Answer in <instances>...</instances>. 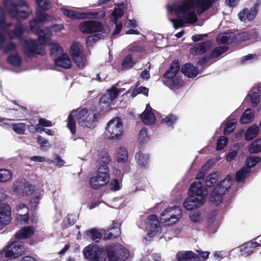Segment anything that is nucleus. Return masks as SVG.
<instances>
[{"label":"nucleus","instance_id":"6","mask_svg":"<svg viewBox=\"0 0 261 261\" xmlns=\"http://www.w3.org/2000/svg\"><path fill=\"white\" fill-rule=\"evenodd\" d=\"M228 177V176L222 181L219 182L214 188L211 194L210 201L216 205H218L222 202L223 196L225 194L231 187V183Z\"/></svg>","mask_w":261,"mask_h":261},{"label":"nucleus","instance_id":"27","mask_svg":"<svg viewBox=\"0 0 261 261\" xmlns=\"http://www.w3.org/2000/svg\"><path fill=\"white\" fill-rule=\"evenodd\" d=\"M35 233V229L32 226L22 227L15 234L16 239H27L30 238Z\"/></svg>","mask_w":261,"mask_h":261},{"label":"nucleus","instance_id":"4","mask_svg":"<svg viewBox=\"0 0 261 261\" xmlns=\"http://www.w3.org/2000/svg\"><path fill=\"white\" fill-rule=\"evenodd\" d=\"M182 210L177 205L166 208L160 215L162 223L167 225H173L179 221L182 216Z\"/></svg>","mask_w":261,"mask_h":261},{"label":"nucleus","instance_id":"39","mask_svg":"<svg viewBox=\"0 0 261 261\" xmlns=\"http://www.w3.org/2000/svg\"><path fill=\"white\" fill-rule=\"evenodd\" d=\"M83 53V49L80 43L75 41L72 43L70 49V54L71 58L75 57L77 55H81Z\"/></svg>","mask_w":261,"mask_h":261},{"label":"nucleus","instance_id":"40","mask_svg":"<svg viewBox=\"0 0 261 261\" xmlns=\"http://www.w3.org/2000/svg\"><path fill=\"white\" fill-rule=\"evenodd\" d=\"M254 115L251 113L250 109H247L243 113L241 118L240 122L242 124H247L253 121Z\"/></svg>","mask_w":261,"mask_h":261},{"label":"nucleus","instance_id":"45","mask_svg":"<svg viewBox=\"0 0 261 261\" xmlns=\"http://www.w3.org/2000/svg\"><path fill=\"white\" fill-rule=\"evenodd\" d=\"M103 37V36L102 34L97 33L93 35L89 36L86 39V44L89 46H92Z\"/></svg>","mask_w":261,"mask_h":261},{"label":"nucleus","instance_id":"49","mask_svg":"<svg viewBox=\"0 0 261 261\" xmlns=\"http://www.w3.org/2000/svg\"><path fill=\"white\" fill-rule=\"evenodd\" d=\"M72 59L79 68H83L85 66L86 59L83 53L74 57Z\"/></svg>","mask_w":261,"mask_h":261},{"label":"nucleus","instance_id":"19","mask_svg":"<svg viewBox=\"0 0 261 261\" xmlns=\"http://www.w3.org/2000/svg\"><path fill=\"white\" fill-rule=\"evenodd\" d=\"M120 225L119 223L113 221L112 225L109 226L107 231H106L103 240H114L118 237L121 234Z\"/></svg>","mask_w":261,"mask_h":261},{"label":"nucleus","instance_id":"32","mask_svg":"<svg viewBox=\"0 0 261 261\" xmlns=\"http://www.w3.org/2000/svg\"><path fill=\"white\" fill-rule=\"evenodd\" d=\"M15 258H17V257L13 248H11V244L4 248L0 252V260L1 261H7Z\"/></svg>","mask_w":261,"mask_h":261},{"label":"nucleus","instance_id":"44","mask_svg":"<svg viewBox=\"0 0 261 261\" xmlns=\"http://www.w3.org/2000/svg\"><path fill=\"white\" fill-rule=\"evenodd\" d=\"M217 41L219 44L222 45H229L234 42V36L230 38V36L225 35H219L217 38Z\"/></svg>","mask_w":261,"mask_h":261},{"label":"nucleus","instance_id":"26","mask_svg":"<svg viewBox=\"0 0 261 261\" xmlns=\"http://www.w3.org/2000/svg\"><path fill=\"white\" fill-rule=\"evenodd\" d=\"M180 72L185 76L191 78L196 77L199 73L198 68L189 63H186L181 66Z\"/></svg>","mask_w":261,"mask_h":261},{"label":"nucleus","instance_id":"59","mask_svg":"<svg viewBox=\"0 0 261 261\" xmlns=\"http://www.w3.org/2000/svg\"><path fill=\"white\" fill-rule=\"evenodd\" d=\"M261 160L260 158L257 156H250L246 160V166L248 168L254 167Z\"/></svg>","mask_w":261,"mask_h":261},{"label":"nucleus","instance_id":"62","mask_svg":"<svg viewBox=\"0 0 261 261\" xmlns=\"http://www.w3.org/2000/svg\"><path fill=\"white\" fill-rule=\"evenodd\" d=\"M177 117L173 114H170L168 116L162 120V123H166L168 126H172L173 124L176 121Z\"/></svg>","mask_w":261,"mask_h":261},{"label":"nucleus","instance_id":"25","mask_svg":"<svg viewBox=\"0 0 261 261\" xmlns=\"http://www.w3.org/2000/svg\"><path fill=\"white\" fill-rule=\"evenodd\" d=\"M180 69L179 62L178 59H174L171 63L169 69L164 74V77L170 79L175 76Z\"/></svg>","mask_w":261,"mask_h":261},{"label":"nucleus","instance_id":"54","mask_svg":"<svg viewBox=\"0 0 261 261\" xmlns=\"http://www.w3.org/2000/svg\"><path fill=\"white\" fill-rule=\"evenodd\" d=\"M249 170L247 168H243L239 170L236 173V179L237 181L240 182L244 179L247 175L249 173Z\"/></svg>","mask_w":261,"mask_h":261},{"label":"nucleus","instance_id":"1","mask_svg":"<svg viewBox=\"0 0 261 261\" xmlns=\"http://www.w3.org/2000/svg\"><path fill=\"white\" fill-rule=\"evenodd\" d=\"M207 191L203 187L201 181H194L189 189L190 196L184 202L187 210L192 211L201 207L206 201Z\"/></svg>","mask_w":261,"mask_h":261},{"label":"nucleus","instance_id":"55","mask_svg":"<svg viewBox=\"0 0 261 261\" xmlns=\"http://www.w3.org/2000/svg\"><path fill=\"white\" fill-rule=\"evenodd\" d=\"M36 3L43 11H47L51 7V4L49 0H36Z\"/></svg>","mask_w":261,"mask_h":261},{"label":"nucleus","instance_id":"21","mask_svg":"<svg viewBox=\"0 0 261 261\" xmlns=\"http://www.w3.org/2000/svg\"><path fill=\"white\" fill-rule=\"evenodd\" d=\"M177 261H200V256L192 251L178 252L176 255Z\"/></svg>","mask_w":261,"mask_h":261},{"label":"nucleus","instance_id":"28","mask_svg":"<svg viewBox=\"0 0 261 261\" xmlns=\"http://www.w3.org/2000/svg\"><path fill=\"white\" fill-rule=\"evenodd\" d=\"M135 160L137 164L142 168L145 169L149 166L150 163V155L149 154L144 153L140 151L136 152Z\"/></svg>","mask_w":261,"mask_h":261},{"label":"nucleus","instance_id":"24","mask_svg":"<svg viewBox=\"0 0 261 261\" xmlns=\"http://www.w3.org/2000/svg\"><path fill=\"white\" fill-rule=\"evenodd\" d=\"M140 117L146 125H151L155 122V117L149 104L147 105L145 110L140 115Z\"/></svg>","mask_w":261,"mask_h":261},{"label":"nucleus","instance_id":"3","mask_svg":"<svg viewBox=\"0 0 261 261\" xmlns=\"http://www.w3.org/2000/svg\"><path fill=\"white\" fill-rule=\"evenodd\" d=\"M75 116L80 125L84 128L92 129L96 126L100 115L98 113H94L84 108L75 114Z\"/></svg>","mask_w":261,"mask_h":261},{"label":"nucleus","instance_id":"31","mask_svg":"<svg viewBox=\"0 0 261 261\" xmlns=\"http://www.w3.org/2000/svg\"><path fill=\"white\" fill-rule=\"evenodd\" d=\"M118 6L121 7L122 8H115L112 12V17L114 23H116L119 18L122 17L124 15V10L127 9L128 4L127 2H122L116 5Z\"/></svg>","mask_w":261,"mask_h":261},{"label":"nucleus","instance_id":"38","mask_svg":"<svg viewBox=\"0 0 261 261\" xmlns=\"http://www.w3.org/2000/svg\"><path fill=\"white\" fill-rule=\"evenodd\" d=\"M7 61L9 64L14 67H19L22 64V60L17 51L14 55H10L7 59Z\"/></svg>","mask_w":261,"mask_h":261},{"label":"nucleus","instance_id":"13","mask_svg":"<svg viewBox=\"0 0 261 261\" xmlns=\"http://www.w3.org/2000/svg\"><path fill=\"white\" fill-rule=\"evenodd\" d=\"M79 28L84 34H92L102 32L104 29V25L99 21L89 20L81 22Z\"/></svg>","mask_w":261,"mask_h":261},{"label":"nucleus","instance_id":"46","mask_svg":"<svg viewBox=\"0 0 261 261\" xmlns=\"http://www.w3.org/2000/svg\"><path fill=\"white\" fill-rule=\"evenodd\" d=\"M12 174L10 170L6 169H0V182H4L11 179Z\"/></svg>","mask_w":261,"mask_h":261},{"label":"nucleus","instance_id":"50","mask_svg":"<svg viewBox=\"0 0 261 261\" xmlns=\"http://www.w3.org/2000/svg\"><path fill=\"white\" fill-rule=\"evenodd\" d=\"M43 10H37L36 11V19L40 22H44L51 19L52 16L45 13Z\"/></svg>","mask_w":261,"mask_h":261},{"label":"nucleus","instance_id":"7","mask_svg":"<svg viewBox=\"0 0 261 261\" xmlns=\"http://www.w3.org/2000/svg\"><path fill=\"white\" fill-rule=\"evenodd\" d=\"M61 10L65 16L72 19H101L106 16L105 12L102 10L99 11L98 12H80L66 8H62Z\"/></svg>","mask_w":261,"mask_h":261},{"label":"nucleus","instance_id":"53","mask_svg":"<svg viewBox=\"0 0 261 261\" xmlns=\"http://www.w3.org/2000/svg\"><path fill=\"white\" fill-rule=\"evenodd\" d=\"M169 81V86L172 89H179L182 87L183 83L182 80L178 77H172Z\"/></svg>","mask_w":261,"mask_h":261},{"label":"nucleus","instance_id":"9","mask_svg":"<svg viewBox=\"0 0 261 261\" xmlns=\"http://www.w3.org/2000/svg\"><path fill=\"white\" fill-rule=\"evenodd\" d=\"M109 172V167H98L96 175L92 177L90 179L91 187L94 189H98L107 185L110 178Z\"/></svg>","mask_w":261,"mask_h":261},{"label":"nucleus","instance_id":"18","mask_svg":"<svg viewBox=\"0 0 261 261\" xmlns=\"http://www.w3.org/2000/svg\"><path fill=\"white\" fill-rule=\"evenodd\" d=\"M259 35L255 29L248 32H243L234 35V42L241 43L250 40H256L258 38Z\"/></svg>","mask_w":261,"mask_h":261},{"label":"nucleus","instance_id":"64","mask_svg":"<svg viewBox=\"0 0 261 261\" xmlns=\"http://www.w3.org/2000/svg\"><path fill=\"white\" fill-rule=\"evenodd\" d=\"M63 50L62 47L57 43L54 44L50 48V55L57 56L63 52Z\"/></svg>","mask_w":261,"mask_h":261},{"label":"nucleus","instance_id":"60","mask_svg":"<svg viewBox=\"0 0 261 261\" xmlns=\"http://www.w3.org/2000/svg\"><path fill=\"white\" fill-rule=\"evenodd\" d=\"M176 18H170V21L172 22L174 28L178 29L185 27V22L181 16L177 17Z\"/></svg>","mask_w":261,"mask_h":261},{"label":"nucleus","instance_id":"15","mask_svg":"<svg viewBox=\"0 0 261 261\" xmlns=\"http://www.w3.org/2000/svg\"><path fill=\"white\" fill-rule=\"evenodd\" d=\"M3 4L5 10L14 17L17 16L19 8L28 7L27 2L24 0H19L17 3L12 0H4Z\"/></svg>","mask_w":261,"mask_h":261},{"label":"nucleus","instance_id":"29","mask_svg":"<svg viewBox=\"0 0 261 261\" xmlns=\"http://www.w3.org/2000/svg\"><path fill=\"white\" fill-rule=\"evenodd\" d=\"M56 65L64 69H69L71 67V61L67 54H63L55 60Z\"/></svg>","mask_w":261,"mask_h":261},{"label":"nucleus","instance_id":"52","mask_svg":"<svg viewBox=\"0 0 261 261\" xmlns=\"http://www.w3.org/2000/svg\"><path fill=\"white\" fill-rule=\"evenodd\" d=\"M228 49L227 46H218L214 48L210 54L211 58H217L226 52Z\"/></svg>","mask_w":261,"mask_h":261},{"label":"nucleus","instance_id":"5","mask_svg":"<svg viewBox=\"0 0 261 261\" xmlns=\"http://www.w3.org/2000/svg\"><path fill=\"white\" fill-rule=\"evenodd\" d=\"M83 255L88 261H106V254L102 247L91 243L85 247L83 251Z\"/></svg>","mask_w":261,"mask_h":261},{"label":"nucleus","instance_id":"11","mask_svg":"<svg viewBox=\"0 0 261 261\" xmlns=\"http://www.w3.org/2000/svg\"><path fill=\"white\" fill-rule=\"evenodd\" d=\"M106 131V135L110 139H119L123 132L121 119L116 117L110 120L108 123Z\"/></svg>","mask_w":261,"mask_h":261},{"label":"nucleus","instance_id":"63","mask_svg":"<svg viewBox=\"0 0 261 261\" xmlns=\"http://www.w3.org/2000/svg\"><path fill=\"white\" fill-rule=\"evenodd\" d=\"M108 91V94H107V95L110 98H111V99L112 100H114L119 96V93L120 92V90L116 87H112Z\"/></svg>","mask_w":261,"mask_h":261},{"label":"nucleus","instance_id":"34","mask_svg":"<svg viewBox=\"0 0 261 261\" xmlns=\"http://www.w3.org/2000/svg\"><path fill=\"white\" fill-rule=\"evenodd\" d=\"M76 111H72L68 115L67 119V127L70 130L72 135L76 133V121L75 119V114Z\"/></svg>","mask_w":261,"mask_h":261},{"label":"nucleus","instance_id":"12","mask_svg":"<svg viewBox=\"0 0 261 261\" xmlns=\"http://www.w3.org/2000/svg\"><path fill=\"white\" fill-rule=\"evenodd\" d=\"M40 21L36 18L30 21V25L31 31L38 36V41L41 45H48L50 39V32L48 29H40Z\"/></svg>","mask_w":261,"mask_h":261},{"label":"nucleus","instance_id":"51","mask_svg":"<svg viewBox=\"0 0 261 261\" xmlns=\"http://www.w3.org/2000/svg\"><path fill=\"white\" fill-rule=\"evenodd\" d=\"M128 50L132 53H143L145 51V48L139 42H134L130 45Z\"/></svg>","mask_w":261,"mask_h":261},{"label":"nucleus","instance_id":"14","mask_svg":"<svg viewBox=\"0 0 261 261\" xmlns=\"http://www.w3.org/2000/svg\"><path fill=\"white\" fill-rule=\"evenodd\" d=\"M259 6V3L256 2L250 9L245 8L240 11L238 15L240 20L241 21L253 20L257 15Z\"/></svg>","mask_w":261,"mask_h":261},{"label":"nucleus","instance_id":"41","mask_svg":"<svg viewBox=\"0 0 261 261\" xmlns=\"http://www.w3.org/2000/svg\"><path fill=\"white\" fill-rule=\"evenodd\" d=\"M136 63V62L133 60V55L129 54L123 60L122 67L124 69H130L134 66Z\"/></svg>","mask_w":261,"mask_h":261},{"label":"nucleus","instance_id":"20","mask_svg":"<svg viewBox=\"0 0 261 261\" xmlns=\"http://www.w3.org/2000/svg\"><path fill=\"white\" fill-rule=\"evenodd\" d=\"M212 42L210 40L196 44L190 49V51L193 55H202L205 53L211 47Z\"/></svg>","mask_w":261,"mask_h":261},{"label":"nucleus","instance_id":"36","mask_svg":"<svg viewBox=\"0 0 261 261\" xmlns=\"http://www.w3.org/2000/svg\"><path fill=\"white\" fill-rule=\"evenodd\" d=\"M13 248L14 251L17 257L22 255L26 252V249L22 242H13L11 243V248Z\"/></svg>","mask_w":261,"mask_h":261},{"label":"nucleus","instance_id":"35","mask_svg":"<svg viewBox=\"0 0 261 261\" xmlns=\"http://www.w3.org/2000/svg\"><path fill=\"white\" fill-rule=\"evenodd\" d=\"M85 233L95 243L99 242L102 237L101 233L96 228H93L87 230Z\"/></svg>","mask_w":261,"mask_h":261},{"label":"nucleus","instance_id":"43","mask_svg":"<svg viewBox=\"0 0 261 261\" xmlns=\"http://www.w3.org/2000/svg\"><path fill=\"white\" fill-rule=\"evenodd\" d=\"M149 225V231L147 233V236L148 237H153L156 235L157 233L161 232V227L159 224V222L150 223Z\"/></svg>","mask_w":261,"mask_h":261},{"label":"nucleus","instance_id":"56","mask_svg":"<svg viewBox=\"0 0 261 261\" xmlns=\"http://www.w3.org/2000/svg\"><path fill=\"white\" fill-rule=\"evenodd\" d=\"M228 139L225 136H221L217 140L216 150L220 151L223 149L227 144Z\"/></svg>","mask_w":261,"mask_h":261},{"label":"nucleus","instance_id":"37","mask_svg":"<svg viewBox=\"0 0 261 261\" xmlns=\"http://www.w3.org/2000/svg\"><path fill=\"white\" fill-rule=\"evenodd\" d=\"M259 127L256 125L249 127L246 130L245 139L246 141H251L255 138L259 132Z\"/></svg>","mask_w":261,"mask_h":261},{"label":"nucleus","instance_id":"33","mask_svg":"<svg viewBox=\"0 0 261 261\" xmlns=\"http://www.w3.org/2000/svg\"><path fill=\"white\" fill-rule=\"evenodd\" d=\"M113 100L107 94L103 95L99 101L100 111L108 112L111 110V102Z\"/></svg>","mask_w":261,"mask_h":261},{"label":"nucleus","instance_id":"42","mask_svg":"<svg viewBox=\"0 0 261 261\" xmlns=\"http://www.w3.org/2000/svg\"><path fill=\"white\" fill-rule=\"evenodd\" d=\"M248 151L250 153H256L261 151V139L254 140L250 145Z\"/></svg>","mask_w":261,"mask_h":261},{"label":"nucleus","instance_id":"57","mask_svg":"<svg viewBox=\"0 0 261 261\" xmlns=\"http://www.w3.org/2000/svg\"><path fill=\"white\" fill-rule=\"evenodd\" d=\"M13 130L18 134L23 135L25 134V124L24 123L12 124Z\"/></svg>","mask_w":261,"mask_h":261},{"label":"nucleus","instance_id":"8","mask_svg":"<svg viewBox=\"0 0 261 261\" xmlns=\"http://www.w3.org/2000/svg\"><path fill=\"white\" fill-rule=\"evenodd\" d=\"M107 256L109 261H117L119 259L124 260L128 257V250L122 247L120 244H112L105 248Z\"/></svg>","mask_w":261,"mask_h":261},{"label":"nucleus","instance_id":"61","mask_svg":"<svg viewBox=\"0 0 261 261\" xmlns=\"http://www.w3.org/2000/svg\"><path fill=\"white\" fill-rule=\"evenodd\" d=\"M17 45L13 42H10L6 45H3V48L2 49L3 51L4 54H7L10 52L14 51H16Z\"/></svg>","mask_w":261,"mask_h":261},{"label":"nucleus","instance_id":"23","mask_svg":"<svg viewBox=\"0 0 261 261\" xmlns=\"http://www.w3.org/2000/svg\"><path fill=\"white\" fill-rule=\"evenodd\" d=\"M11 220V207L8 204H4L0 207V222L7 225Z\"/></svg>","mask_w":261,"mask_h":261},{"label":"nucleus","instance_id":"17","mask_svg":"<svg viewBox=\"0 0 261 261\" xmlns=\"http://www.w3.org/2000/svg\"><path fill=\"white\" fill-rule=\"evenodd\" d=\"M216 0H189L195 8H197V13L200 15L212 7Z\"/></svg>","mask_w":261,"mask_h":261},{"label":"nucleus","instance_id":"10","mask_svg":"<svg viewBox=\"0 0 261 261\" xmlns=\"http://www.w3.org/2000/svg\"><path fill=\"white\" fill-rule=\"evenodd\" d=\"M23 47L24 55L29 58H33L37 55L44 56L45 55L44 47L41 45H39L36 40H25Z\"/></svg>","mask_w":261,"mask_h":261},{"label":"nucleus","instance_id":"58","mask_svg":"<svg viewBox=\"0 0 261 261\" xmlns=\"http://www.w3.org/2000/svg\"><path fill=\"white\" fill-rule=\"evenodd\" d=\"M128 159L127 151L125 148H120L118 153L117 161L118 162H126Z\"/></svg>","mask_w":261,"mask_h":261},{"label":"nucleus","instance_id":"30","mask_svg":"<svg viewBox=\"0 0 261 261\" xmlns=\"http://www.w3.org/2000/svg\"><path fill=\"white\" fill-rule=\"evenodd\" d=\"M14 27V30H10L9 32V34L11 36V38L15 37L18 40H21L25 31L23 24L21 21H17L15 24Z\"/></svg>","mask_w":261,"mask_h":261},{"label":"nucleus","instance_id":"47","mask_svg":"<svg viewBox=\"0 0 261 261\" xmlns=\"http://www.w3.org/2000/svg\"><path fill=\"white\" fill-rule=\"evenodd\" d=\"M218 177L217 173L209 174L205 181L206 186L210 188L213 187L218 180Z\"/></svg>","mask_w":261,"mask_h":261},{"label":"nucleus","instance_id":"16","mask_svg":"<svg viewBox=\"0 0 261 261\" xmlns=\"http://www.w3.org/2000/svg\"><path fill=\"white\" fill-rule=\"evenodd\" d=\"M14 191L19 195L27 196L33 194L34 188L27 182H16L14 185Z\"/></svg>","mask_w":261,"mask_h":261},{"label":"nucleus","instance_id":"48","mask_svg":"<svg viewBox=\"0 0 261 261\" xmlns=\"http://www.w3.org/2000/svg\"><path fill=\"white\" fill-rule=\"evenodd\" d=\"M236 123L237 121L234 119H232L231 121L227 122L224 129V135L226 136L232 133L235 129Z\"/></svg>","mask_w":261,"mask_h":261},{"label":"nucleus","instance_id":"2","mask_svg":"<svg viewBox=\"0 0 261 261\" xmlns=\"http://www.w3.org/2000/svg\"><path fill=\"white\" fill-rule=\"evenodd\" d=\"M189 2V0H183L177 5L170 6L168 10L174 11L177 17L180 16L185 23L193 24L197 21L198 18L193 10L195 8Z\"/></svg>","mask_w":261,"mask_h":261},{"label":"nucleus","instance_id":"22","mask_svg":"<svg viewBox=\"0 0 261 261\" xmlns=\"http://www.w3.org/2000/svg\"><path fill=\"white\" fill-rule=\"evenodd\" d=\"M98 158L97 163L99 167H108V165L111 162L112 159L109 153L105 149L98 150Z\"/></svg>","mask_w":261,"mask_h":261}]
</instances>
